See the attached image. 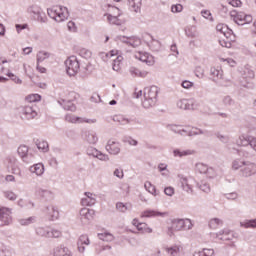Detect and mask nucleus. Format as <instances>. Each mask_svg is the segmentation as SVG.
<instances>
[{"instance_id":"f257e3e1","label":"nucleus","mask_w":256,"mask_h":256,"mask_svg":"<svg viewBox=\"0 0 256 256\" xmlns=\"http://www.w3.org/2000/svg\"><path fill=\"white\" fill-rule=\"evenodd\" d=\"M232 169L233 171H239L240 177H243L244 179H249V177L256 175L255 162L235 159L232 161Z\"/></svg>"},{"instance_id":"f03ea898","label":"nucleus","mask_w":256,"mask_h":256,"mask_svg":"<svg viewBox=\"0 0 256 256\" xmlns=\"http://www.w3.org/2000/svg\"><path fill=\"white\" fill-rule=\"evenodd\" d=\"M15 113L22 121H31L37 117V106L33 104L18 106Z\"/></svg>"},{"instance_id":"7ed1b4c3","label":"nucleus","mask_w":256,"mask_h":256,"mask_svg":"<svg viewBox=\"0 0 256 256\" xmlns=\"http://www.w3.org/2000/svg\"><path fill=\"white\" fill-rule=\"evenodd\" d=\"M159 95V87L151 86L144 89V100L142 105L144 109H149L150 107H155L157 104V97Z\"/></svg>"},{"instance_id":"20e7f679","label":"nucleus","mask_w":256,"mask_h":256,"mask_svg":"<svg viewBox=\"0 0 256 256\" xmlns=\"http://www.w3.org/2000/svg\"><path fill=\"white\" fill-rule=\"evenodd\" d=\"M48 17L54 19L57 23H61L69 19V10L63 6H53L47 9Z\"/></svg>"},{"instance_id":"39448f33","label":"nucleus","mask_w":256,"mask_h":256,"mask_svg":"<svg viewBox=\"0 0 256 256\" xmlns=\"http://www.w3.org/2000/svg\"><path fill=\"white\" fill-rule=\"evenodd\" d=\"M189 231L193 229V223H191L190 219H174L172 220V225L168 229V235H173L174 231H181V230Z\"/></svg>"},{"instance_id":"423d86ee","label":"nucleus","mask_w":256,"mask_h":256,"mask_svg":"<svg viewBox=\"0 0 256 256\" xmlns=\"http://www.w3.org/2000/svg\"><path fill=\"white\" fill-rule=\"evenodd\" d=\"M66 73L70 77H75L77 73H79V69H81V64H79V59L77 56H70L65 61Z\"/></svg>"},{"instance_id":"0eeeda50","label":"nucleus","mask_w":256,"mask_h":256,"mask_svg":"<svg viewBox=\"0 0 256 256\" xmlns=\"http://www.w3.org/2000/svg\"><path fill=\"white\" fill-rule=\"evenodd\" d=\"M230 17L237 25H247L253 21V16L247 15L244 12H236L235 10L230 12Z\"/></svg>"},{"instance_id":"6e6552de","label":"nucleus","mask_w":256,"mask_h":256,"mask_svg":"<svg viewBox=\"0 0 256 256\" xmlns=\"http://www.w3.org/2000/svg\"><path fill=\"white\" fill-rule=\"evenodd\" d=\"M102 55H105V57L109 58L117 56L115 59H113L112 69L113 71H121V63L123 62V56L119 55V50H112L108 53H102Z\"/></svg>"},{"instance_id":"1a4fd4ad","label":"nucleus","mask_w":256,"mask_h":256,"mask_svg":"<svg viewBox=\"0 0 256 256\" xmlns=\"http://www.w3.org/2000/svg\"><path fill=\"white\" fill-rule=\"evenodd\" d=\"M43 213L48 221H57L59 219V209L53 204L47 205L43 209Z\"/></svg>"},{"instance_id":"9d476101","label":"nucleus","mask_w":256,"mask_h":256,"mask_svg":"<svg viewBox=\"0 0 256 256\" xmlns=\"http://www.w3.org/2000/svg\"><path fill=\"white\" fill-rule=\"evenodd\" d=\"M28 13L31 15H34L36 21H39V23H47V16L41 11V8L37 5H32L27 10Z\"/></svg>"},{"instance_id":"9b49d317","label":"nucleus","mask_w":256,"mask_h":256,"mask_svg":"<svg viewBox=\"0 0 256 256\" xmlns=\"http://www.w3.org/2000/svg\"><path fill=\"white\" fill-rule=\"evenodd\" d=\"M86 154L88 155V157L99 159V161H109V155L104 154L95 147H88L86 150Z\"/></svg>"},{"instance_id":"f8f14e48","label":"nucleus","mask_w":256,"mask_h":256,"mask_svg":"<svg viewBox=\"0 0 256 256\" xmlns=\"http://www.w3.org/2000/svg\"><path fill=\"white\" fill-rule=\"evenodd\" d=\"M18 155L21 157L24 163H33L35 161V157H33V154H29V147L26 145H21L18 148Z\"/></svg>"},{"instance_id":"ddd939ff","label":"nucleus","mask_w":256,"mask_h":256,"mask_svg":"<svg viewBox=\"0 0 256 256\" xmlns=\"http://www.w3.org/2000/svg\"><path fill=\"white\" fill-rule=\"evenodd\" d=\"M12 221L11 210L9 208H0V227L11 225Z\"/></svg>"},{"instance_id":"4468645a","label":"nucleus","mask_w":256,"mask_h":256,"mask_svg":"<svg viewBox=\"0 0 256 256\" xmlns=\"http://www.w3.org/2000/svg\"><path fill=\"white\" fill-rule=\"evenodd\" d=\"M93 217H95V210L89 208H82L80 210V221L83 225L89 224Z\"/></svg>"},{"instance_id":"2eb2a0df","label":"nucleus","mask_w":256,"mask_h":256,"mask_svg":"<svg viewBox=\"0 0 256 256\" xmlns=\"http://www.w3.org/2000/svg\"><path fill=\"white\" fill-rule=\"evenodd\" d=\"M135 58L138 59V61H142V63H146L149 67L155 65V58L147 52H137Z\"/></svg>"},{"instance_id":"dca6fc26","label":"nucleus","mask_w":256,"mask_h":256,"mask_svg":"<svg viewBox=\"0 0 256 256\" xmlns=\"http://www.w3.org/2000/svg\"><path fill=\"white\" fill-rule=\"evenodd\" d=\"M105 149L110 155H119L121 153V143L115 140H108Z\"/></svg>"},{"instance_id":"f3484780","label":"nucleus","mask_w":256,"mask_h":256,"mask_svg":"<svg viewBox=\"0 0 256 256\" xmlns=\"http://www.w3.org/2000/svg\"><path fill=\"white\" fill-rule=\"evenodd\" d=\"M97 203V195L91 192H85L84 197L81 199L83 207H93Z\"/></svg>"},{"instance_id":"a211bd4d","label":"nucleus","mask_w":256,"mask_h":256,"mask_svg":"<svg viewBox=\"0 0 256 256\" xmlns=\"http://www.w3.org/2000/svg\"><path fill=\"white\" fill-rule=\"evenodd\" d=\"M111 9L113 11H115V13H114V15L108 14V16H107L108 22L111 25H123L124 21L119 19V17L121 16V10H119V8L113 7V6H111Z\"/></svg>"},{"instance_id":"6ab92c4d","label":"nucleus","mask_w":256,"mask_h":256,"mask_svg":"<svg viewBox=\"0 0 256 256\" xmlns=\"http://www.w3.org/2000/svg\"><path fill=\"white\" fill-rule=\"evenodd\" d=\"M65 121H67V123H89V124L97 123V120L95 119L82 118L79 116H75L73 114H67L65 116Z\"/></svg>"},{"instance_id":"aec40b11","label":"nucleus","mask_w":256,"mask_h":256,"mask_svg":"<svg viewBox=\"0 0 256 256\" xmlns=\"http://www.w3.org/2000/svg\"><path fill=\"white\" fill-rule=\"evenodd\" d=\"M178 109H182L184 111L195 109L197 104H195L194 99H180L176 103Z\"/></svg>"},{"instance_id":"412c9836","label":"nucleus","mask_w":256,"mask_h":256,"mask_svg":"<svg viewBox=\"0 0 256 256\" xmlns=\"http://www.w3.org/2000/svg\"><path fill=\"white\" fill-rule=\"evenodd\" d=\"M180 179L181 187L186 193H193V179L187 178L183 175L178 176Z\"/></svg>"},{"instance_id":"4be33fe9","label":"nucleus","mask_w":256,"mask_h":256,"mask_svg":"<svg viewBox=\"0 0 256 256\" xmlns=\"http://www.w3.org/2000/svg\"><path fill=\"white\" fill-rule=\"evenodd\" d=\"M36 195L41 197V199H44V201H53L55 199V193L49 189L38 188L36 190Z\"/></svg>"},{"instance_id":"5701e85b","label":"nucleus","mask_w":256,"mask_h":256,"mask_svg":"<svg viewBox=\"0 0 256 256\" xmlns=\"http://www.w3.org/2000/svg\"><path fill=\"white\" fill-rule=\"evenodd\" d=\"M83 139L86 143L90 145H95L99 141V137H97V132L93 130H88L83 133Z\"/></svg>"},{"instance_id":"b1692460","label":"nucleus","mask_w":256,"mask_h":256,"mask_svg":"<svg viewBox=\"0 0 256 256\" xmlns=\"http://www.w3.org/2000/svg\"><path fill=\"white\" fill-rule=\"evenodd\" d=\"M213 235L220 241H231L233 239V232L229 229L220 230L218 233Z\"/></svg>"},{"instance_id":"393cba45","label":"nucleus","mask_w":256,"mask_h":256,"mask_svg":"<svg viewBox=\"0 0 256 256\" xmlns=\"http://www.w3.org/2000/svg\"><path fill=\"white\" fill-rule=\"evenodd\" d=\"M91 241L89 240V236L83 234L79 237L77 241V248L79 253H85V247L90 245Z\"/></svg>"},{"instance_id":"a878e982","label":"nucleus","mask_w":256,"mask_h":256,"mask_svg":"<svg viewBox=\"0 0 256 256\" xmlns=\"http://www.w3.org/2000/svg\"><path fill=\"white\" fill-rule=\"evenodd\" d=\"M52 255L53 256H73V254L71 253V250H69V248L63 245L55 247L53 249Z\"/></svg>"},{"instance_id":"bb28decb","label":"nucleus","mask_w":256,"mask_h":256,"mask_svg":"<svg viewBox=\"0 0 256 256\" xmlns=\"http://www.w3.org/2000/svg\"><path fill=\"white\" fill-rule=\"evenodd\" d=\"M165 251L169 256H181L183 255V246L173 245L170 247H166Z\"/></svg>"},{"instance_id":"cd10ccee","label":"nucleus","mask_w":256,"mask_h":256,"mask_svg":"<svg viewBox=\"0 0 256 256\" xmlns=\"http://www.w3.org/2000/svg\"><path fill=\"white\" fill-rule=\"evenodd\" d=\"M197 153V151L193 150V149H186V150H181V149H174L173 150V155L174 157H191V155H195Z\"/></svg>"},{"instance_id":"c85d7f7f","label":"nucleus","mask_w":256,"mask_h":256,"mask_svg":"<svg viewBox=\"0 0 256 256\" xmlns=\"http://www.w3.org/2000/svg\"><path fill=\"white\" fill-rule=\"evenodd\" d=\"M251 138L252 136L242 134L236 140V145H238V147H249Z\"/></svg>"},{"instance_id":"c756f323","label":"nucleus","mask_w":256,"mask_h":256,"mask_svg":"<svg viewBox=\"0 0 256 256\" xmlns=\"http://www.w3.org/2000/svg\"><path fill=\"white\" fill-rule=\"evenodd\" d=\"M30 173H34L37 177H41L45 173V166L43 163H37L29 168Z\"/></svg>"},{"instance_id":"7c9ffc66","label":"nucleus","mask_w":256,"mask_h":256,"mask_svg":"<svg viewBox=\"0 0 256 256\" xmlns=\"http://www.w3.org/2000/svg\"><path fill=\"white\" fill-rule=\"evenodd\" d=\"M185 35L189 37V39H197L199 37L197 26H187L185 28Z\"/></svg>"},{"instance_id":"2f4dec72","label":"nucleus","mask_w":256,"mask_h":256,"mask_svg":"<svg viewBox=\"0 0 256 256\" xmlns=\"http://www.w3.org/2000/svg\"><path fill=\"white\" fill-rule=\"evenodd\" d=\"M216 31H219V33H222V35L228 39L231 37L230 35H233V30L229 29V27L225 24H218L216 26Z\"/></svg>"},{"instance_id":"473e14b6","label":"nucleus","mask_w":256,"mask_h":256,"mask_svg":"<svg viewBox=\"0 0 256 256\" xmlns=\"http://www.w3.org/2000/svg\"><path fill=\"white\" fill-rule=\"evenodd\" d=\"M128 5L131 9V11H134V13H140L141 12V0H128Z\"/></svg>"},{"instance_id":"72a5a7b5","label":"nucleus","mask_w":256,"mask_h":256,"mask_svg":"<svg viewBox=\"0 0 256 256\" xmlns=\"http://www.w3.org/2000/svg\"><path fill=\"white\" fill-rule=\"evenodd\" d=\"M129 71H130V75H132V77H147V75H149V72H147L145 70L141 71L135 67H131L129 69Z\"/></svg>"},{"instance_id":"f704fd0d","label":"nucleus","mask_w":256,"mask_h":256,"mask_svg":"<svg viewBox=\"0 0 256 256\" xmlns=\"http://www.w3.org/2000/svg\"><path fill=\"white\" fill-rule=\"evenodd\" d=\"M231 41H235V34H230L226 39L219 41L221 47H226V49H231Z\"/></svg>"},{"instance_id":"c9c22d12","label":"nucleus","mask_w":256,"mask_h":256,"mask_svg":"<svg viewBox=\"0 0 256 256\" xmlns=\"http://www.w3.org/2000/svg\"><path fill=\"white\" fill-rule=\"evenodd\" d=\"M60 105H62L63 109H65L66 111H76L77 109V107L71 100H62V102H60Z\"/></svg>"},{"instance_id":"e433bc0d","label":"nucleus","mask_w":256,"mask_h":256,"mask_svg":"<svg viewBox=\"0 0 256 256\" xmlns=\"http://www.w3.org/2000/svg\"><path fill=\"white\" fill-rule=\"evenodd\" d=\"M165 213L155 211V210H146L142 212L141 217H163Z\"/></svg>"},{"instance_id":"4c0bfd02","label":"nucleus","mask_w":256,"mask_h":256,"mask_svg":"<svg viewBox=\"0 0 256 256\" xmlns=\"http://www.w3.org/2000/svg\"><path fill=\"white\" fill-rule=\"evenodd\" d=\"M240 227L244 229H256V218L240 222Z\"/></svg>"},{"instance_id":"58836bf2","label":"nucleus","mask_w":256,"mask_h":256,"mask_svg":"<svg viewBox=\"0 0 256 256\" xmlns=\"http://www.w3.org/2000/svg\"><path fill=\"white\" fill-rule=\"evenodd\" d=\"M113 121L115 123H119V125H129L131 123V121L128 118H125L124 116H121V115L113 116Z\"/></svg>"},{"instance_id":"ea45409f","label":"nucleus","mask_w":256,"mask_h":256,"mask_svg":"<svg viewBox=\"0 0 256 256\" xmlns=\"http://www.w3.org/2000/svg\"><path fill=\"white\" fill-rule=\"evenodd\" d=\"M223 225V220L219 218H212L209 221V227L210 229H219Z\"/></svg>"},{"instance_id":"a19ab883","label":"nucleus","mask_w":256,"mask_h":256,"mask_svg":"<svg viewBox=\"0 0 256 256\" xmlns=\"http://www.w3.org/2000/svg\"><path fill=\"white\" fill-rule=\"evenodd\" d=\"M98 238L101 241H106L107 243L113 241V239H115V237H113V234L109 233V232H103V233H98Z\"/></svg>"},{"instance_id":"79ce46f5","label":"nucleus","mask_w":256,"mask_h":256,"mask_svg":"<svg viewBox=\"0 0 256 256\" xmlns=\"http://www.w3.org/2000/svg\"><path fill=\"white\" fill-rule=\"evenodd\" d=\"M116 209L120 211V213H127V211H131V204L120 202L116 204Z\"/></svg>"},{"instance_id":"37998d69","label":"nucleus","mask_w":256,"mask_h":256,"mask_svg":"<svg viewBox=\"0 0 256 256\" xmlns=\"http://www.w3.org/2000/svg\"><path fill=\"white\" fill-rule=\"evenodd\" d=\"M61 235H62L61 230L52 228V229H49L48 239H59Z\"/></svg>"},{"instance_id":"c03bdc74","label":"nucleus","mask_w":256,"mask_h":256,"mask_svg":"<svg viewBox=\"0 0 256 256\" xmlns=\"http://www.w3.org/2000/svg\"><path fill=\"white\" fill-rule=\"evenodd\" d=\"M128 45L130 47H139L141 45V39L137 36L128 37Z\"/></svg>"},{"instance_id":"a18cd8bd","label":"nucleus","mask_w":256,"mask_h":256,"mask_svg":"<svg viewBox=\"0 0 256 256\" xmlns=\"http://www.w3.org/2000/svg\"><path fill=\"white\" fill-rule=\"evenodd\" d=\"M51 57V54L49 52L40 51L37 54V63H43L46 59H49Z\"/></svg>"},{"instance_id":"49530a36","label":"nucleus","mask_w":256,"mask_h":256,"mask_svg":"<svg viewBox=\"0 0 256 256\" xmlns=\"http://www.w3.org/2000/svg\"><path fill=\"white\" fill-rule=\"evenodd\" d=\"M37 149H39V151H42V153H47V151H49V143L47 141H40L37 144Z\"/></svg>"},{"instance_id":"de8ad7c7","label":"nucleus","mask_w":256,"mask_h":256,"mask_svg":"<svg viewBox=\"0 0 256 256\" xmlns=\"http://www.w3.org/2000/svg\"><path fill=\"white\" fill-rule=\"evenodd\" d=\"M144 187L146 191H148V193H151V195H154V197H157V189L155 188V186H153V184H151V182L149 181L145 182Z\"/></svg>"},{"instance_id":"09e8293b","label":"nucleus","mask_w":256,"mask_h":256,"mask_svg":"<svg viewBox=\"0 0 256 256\" xmlns=\"http://www.w3.org/2000/svg\"><path fill=\"white\" fill-rule=\"evenodd\" d=\"M151 51L158 52L161 51V42L159 40H152L149 44Z\"/></svg>"},{"instance_id":"8fccbe9b","label":"nucleus","mask_w":256,"mask_h":256,"mask_svg":"<svg viewBox=\"0 0 256 256\" xmlns=\"http://www.w3.org/2000/svg\"><path fill=\"white\" fill-rule=\"evenodd\" d=\"M208 169H209V167L204 163H197L196 166H195V170L198 173H201L203 175H205L207 173Z\"/></svg>"},{"instance_id":"3c124183","label":"nucleus","mask_w":256,"mask_h":256,"mask_svg":"<svg viewBox=\"0 0 256 256\" xmlns=\"http://www.w3.org/2000/svg\"><path fill=\"white\" fill-rule=\"evenodd\" d=\"M205 133H207V131L201 130L199 128H192L188 132V137H195V135H205Z\"/></svg>"},{"instance_id":"603ef678","label":"nucleus","mask_w":256,"mask_h":256,"mask_svg":"<svg viewBox=\"0 0 256 256\" xmlns=\"http://www.w3.org/2000/svg\"><path fill=\"white\" fill-rule=\"evenodd\" d=\"M210 75H212V77H216L217 79H221L223 77V70L219 68H211Z\"/></svg>"},{"instance_id":"864d4df0","label":"nucleus","mask_w":256,"mask_h":256,"mask_svg":"<svg viewBox=\"0 0 256 256\" xmlns=\"http://www.w3.org/2000/svg\"><path fill=\"white\" fill-rule=\"evenodd\" d=\"M36 233H37L40 237H48V238H49V228L38 227V228L36 229Z\"/></svg>"},{"instance_id":"5fc2aeb1","label":"nucleus","mask_w":256,"mask_h":256,"mask_svg":"<svg viewBox=\"0 0 256 256\" xmlns=\"http://www.w3.org/2000/svg\"><path fill=\"white\" fill-rule=\"evenodd\" d=\"M26 101H28V103H35L37 101H41V95L39 94H30L26 97Z\"/></svg>"},{"instance_id":"6e6d98bb","label":"nucleus","mask_w":256,"mask_h":256,"mask_svg":"<svg viewBox=\"0 0 256 256\" xmlns=\"http://www.w3.org/2000/svg\"><path fill=\"white\" fill-rule=\"evenodd\" d=\"M19 223L22 226L31 225V223H35V217L22 218L19 220Z\"/></svg>"},{"instance_id":"4d7b16f0","label":"nucleus","mask_w":256,"mask_h":256,"mask_svg":"<svg viewBox=\"0 0 256 256\" xmlns=\"http://www.w3.org/2000/svg\"><path fill=\"white\" fill-rule=\"evenodd\" d=\"M222 103L226 106V107H231L233 105H235V101H233V98H231V96H225L222 99Z\"/></svg>"},{"instance_id":"13d9d810","label":"nucleus","mask_w":256,"mask_h":256,"mask_svg":"<svg viewBox=\"0 0 256 256\" xmlns=\"http://www.w3.org/2000/svg\"><path fill=\"white\" fill-rule=\"evenodd\" d=\"M195 75L198 77V79H203L205 77V70L201 66H197L195 68Z\"/></svg>"},{"instance_id":"bf43d9fd","label":"nucleus","mask_w":256,"mask_h":256,"mask_svg":"<svg viewBox=\"0 0 256 256\" xmlns=\"http://www.w3.org/2000/svg\"><path fill=\"white\" fill-rule=\"evenodd\" d=\"M216 137H217V139H219V141H221V143L227 144L230 141V138H229L228 135H223V134H221L219 132L216 133Z\"/></svg>"},{"instance_id":"052dcab7","label":"nucleus","mask_w":256,"mask_h":256,"mask_svg":"<svg viewBox=\"0 0 256 256\" xmlns=\"http://www.w3.org/2000/svg\"><path fill=\"white\" fill-rule=\"evenodd\" d=\"M124 143H127L128 145H131L132 147H137L139 145V142L131 137H128L124 140Z\"/></svg>"},{"instance_id":"680f3d73","label":"nucleus","mask_w":256,"mask_h":256,"mask_svg":"<svg viewBox=\"0 0 256 256\" xmlns=\"http://www.w3.org/2000/svg\"><path fill=\"white\" fill-rule=\"evenodd\" d=\"M200 189L204 193H209L211 191V186H209V184L207 182H202L200 184Z\"/></svg>"},{"instance_id":"e2e57ef3","label":"nucleus","mask_w":256,"mask_h":256,"mask_svg":"<svg viewBox=\"0 0 256 256\" xmlns=\"http://www.w3.org/2000/svg\"><path fill=\"white\" fill-rule=\"evenodd\" d=\"M207 177H209V179H213L217 176V172H215V169L208 167V170L206 171Z\"/></svg>"},{"instance_id":"0e129e2a","label":"nucleus","mask_w":256,"mask_h":256,"mask_svg":"<svg viewBox=\"0 0 256 256\" xmlns=\"http://www.w3.org/2000/svg\"><path fill=\"white\" fill-rule=\"evenodd\" d=\"M171 11L172 13H181V11H183V5L181 4L172 5Z\"/></svg>"},{"instance_id":"69168bd1","label":"nucleus","mask_w":256,"mask_h":256,"mask_svg":"<svg viewBox=\"0 0 256 256\" xmlns=\"http://www.w3.org/2000/svg\"><path fill=\"white\" fill-rule=\"evenodd\" d=\"M6 199H9V201H15L17 199V194L11 191L5 192Z\"/></svg>"},{"instance_id":"338daca9","label":"nucleus","mask_w":256,"mask_h":256,"mask_svg":"<svg viewBox=\"0 0 256 256\" xmlns=\"http://www.w3.org/2000/svg\"><path fill=\"white\" fill-rule=\"evenodd\" d=\"M114 177H117L118 179H123V169L116 168L113 172Z\"/></svg>"},{"instance_id":"774afa93","label":"nucleus","mask_w":256,"mask_h":256,"mask_svg":"<svg viewBox=\"0 0 256 256\" xmlns=\"http://www.w3.org/2000/svg\"><path fill=\"white\" fill-rule=\"evenodd\" d=\"M251 149H253L254 151H256V137L252 136V138L250 139V145Z\"/></svg>"}]
</instances>
